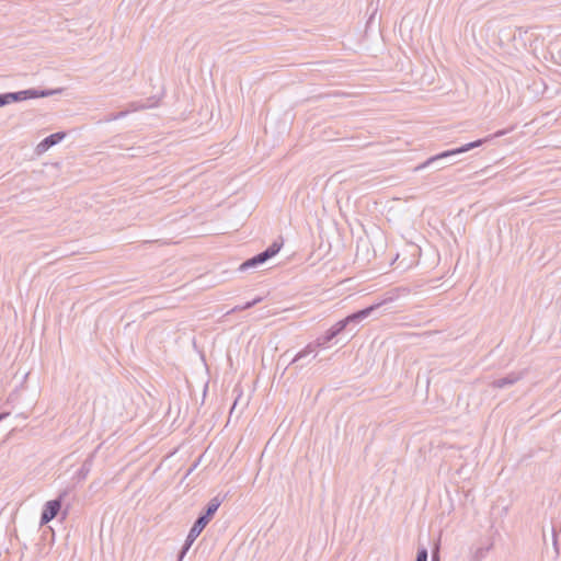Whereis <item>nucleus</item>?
<instances>
[{
  "mask_svg": "<svg viewBox=\"0 0 561 561\" xmlns=\"http://www.w3.org/2000/svg\"><path fill=\"white\" fill-rule=\"evenodd\" d=\"M397 290H402L404 293H408L409 290L407 288H397Z\"/></svg>",
  "mask_w": 561,
  "mask_h": 561,
  "instance_id": "nucleus-18",
  "label": "nucleus"
},
{
  "mask_svg": "<svg viewBox=\"0 0 561 561\" xmlns=\"http://www.w3.org/2000/svg\"><path fill=\"white\" fill-rule=\"evenodd\" d=\"M70 493V489H66L59 495L50 501H47L41 514V525H45L53 520L61 510L66 496Z\"/></svg>",
  "mask_w": 561,
  "mask_h": 561,
  "instance_id": "nucleus-6",
  "label": "nucleus"
},
{
  "mask_svg": "<svg viewBox=\"0 0 561 561\" xmlns=\"http://www.w3.org/2000/svg\"><path fill=\"white\" fill-rule=\"evenodd\" d=\"M437 162H439V164H443V160L436 161V163H437ZM433 164H435V162H434Z\"/></svg>",
  "mask_w": 561,
  "mask_h": 561,
  "instance_id": "nucleus-21",
  "label": "nucleus"
},
{
  "mask_svg": "<svg viewBox=\"0 0 561 561\" xmlns=\"http://www.w3.org/2000/svg\"><path fill=\"white\" fill-rule=\"evenodd\" d=\"M66 137L65 131H57L45 137L38 145L37 151L39 153L47 151L53 146L59 144Z\"/></svg>",
  "mask_w": 561,
  "mask_h": 561,
  "instance_id": "nucleus-8",
  "label": "nucleus"
},
{
  "mask_svg": "<svg viewBox=\"0 0 561 561\" xmlns=\"http://www.w3.org/2000/svg\"><path fill=\"white\" fill-rule=\"evenodd\" d=\"M393 299H394L393 297H389L378 304H374L364 309L357 310V311L348 314L344 319H342L341 322L345 323V329H347L348 327H354V325L360 323L362 321H364L366 318H368L379 307H381L382 305H385L388 301H393Z\"/></svg>",
  "mask_w": 561,
  "mask_h": 561,
  "instance_id": "nucleus-7",
  "label": "nucleus"
},
{
  "mask_svg": "<svg viewBox=\"0 0 561 561\" xmlns=\"http://www.w3.org/2000/svg\"><path fill=\"white\" fill-rule=\"evenodd\" d=\"M220 504H221V500L219 499V496H215L206 504L204 510L199 513L198 517L196 518L193 526L191 527V529L186 536V539L180 550V559L184 558L186 556V553L191 549L194 541L202 534V531L205 529V527L208 525V523L214 518Z\"/></svg>",
  "mask_w": 561,
  "mask_h": 561,
  "instance_id": "nucleus-1",
  "label": "nucleus"
},
{
  "mask_svg": "<svg viewBox=\"0 0 561 561\" xmlns=\"http://www.w3.org/2000/svg\"><path fill=\"white\" fill-rule=\"evenodd\" d=\"M184 558L180 559V553L178 554V561H183Z\"/></svg>",
  "mask_w": 561,
  "mask_h": 561,
  "instance_id": "nucleus-19",
  "label": "nucleus"
},
{
  "mask_svg": "<svg viewBox=\"0 0 561 561\" xmlns=\"http://www.w3.org/2000/svg\"><path fill=\"white\" fill-rule=\"evenodd\" d=\"M262 300L261 297H256L254 298L253 300H250V301H247L245 304L241 305V306H236L232 311H243V310H248L252 307H254L256 304H259L260 301Z\"/></svg>",
  "mask_w": 561,
  "mask_h": 561,
  "instance_id": "nucleus-13",
  "label": "nucleus"
},
{
  "mask_svg": "<svg viewBox=\"0 0 561 561\" xmlns=\"http://www.w3.org/2000/svg\"><path fill=\"white\" fill-rule=\"evenodd\" d=\"M431 561H440L439 550L438 549H434L432 551V560Z\"/></svg>",
  "mask_w": 561,
  "mask_h": 561,
  "instance_id": "nucleus-16",
  "label": "nucleus"
},
{
  "mask_svg": "<svg viewBox=\"0 0 561 561\" xmlns=\"http://www.w3.org/2000/svg\"><path fill=\"white\" fill-rule=\"evenodd\" d=\"M502 135H504V131H497L494 136H489V137H485V138L477 139L474 141L465 144V145H462L460 147H457V148H454V149H449V150L439 152V153H437L435 156H432L428 159H426L423 163H421L417 167H415L414 170L415 171H420V170H423V169H425L427 167L433 165V163L436 162V161L446 160V159L455 157L457 154L468 152V151H470V150H472L474 148L481 147L482 145L488 142L492 137H497V136H502Z\"/></svg>",
  "mask_w": 561,
  "mask_h": 561,
  "instance_id": "nucleus-3",
  "label": "nucleus"
},
{
  "mask_svg": "<svg viewBox=\"0 0 561 561\" xmlns=\"http://www.w3.org/2000/svg\"><path fill=\"white\" fill-rule=\"evenodd\" d=\"M345 323H342L341 320L333 324L330 329H328L322 335H320L314 343L308 344L304 350L298 352L295 357L291 359L290 364H295L300 362L302 358L313 354V358L317 356L316 348L317 347H328V345L342 332H344Z\"/></svg>",
  "mask_w": 561,
  "mask_h": 561,
  "instance_id": "nucleus-2",
  "label": "nucleus"
},
{
  "mask_svg": "<svg viewBox=\"0 0 561 561\" xmlns=\"http://www.w3.org/2000/svg\"><path fill=\"white\" fill-rule=\"evenodd\" d=\"M146 106L144 104H139L137 102H133L129 104V110H126V111H122V112H117V113H112V114H108L104 117V122H112V121H117L119 118H123L125 117L129 112H133V111H138L140 108H145Z\"/></svg>",
  "mask_w": 561,
  "mask_h": 561,
  "instance_id": "nucleus-10",
  "label": "nucleus"
},
{
  "mask_svg": "<svg viewBox=\"0 0 561 561\" xmlns=\"http://www.w3.org/2000/svg\"><path fill=\"white\" fill-rule=\"evenodd\" d=\"M62 89H38L31 88L16 92L0 93V105L5 106L10 103L22 102L31 99L47 98L57 93H61Z\"/></svg>",
  "mask_w": 561,
  "mask_h": 561,
  "instance_id": "nucleus-4",
  "label": "nucleus"
},
{
  "mask_svg": "<svg viewBox=\"0 0 561 561\" xmlns=\"http://www.w3.org/2000/svg\"><path fill=\"white\" fill-rule=\"evenodd\" d=\"M492 548H493L492 541H489L485 545H481L472 552V560L473 561L483 560Z\"/></svg>",
  "mask_w": 561,
  "mask_h": 561,
  "instance_id": "nucleus-11",
  "label": "nucleus"
},
{
  "mask_svg": "<svg viewBox=\"0 0 561 561\" xmlns=\"http://www.w3.org/2000/svg\"><path fill=\"white\" fill-rule=\"evenodd\" d=\"M7 416H9V412H2L0 413V422L4 420Z\"/></svg>",
  "mask_w": 561,
  "mask_h": 561,
  "instance_id": "nucleus-17",
  "label": "nucleus"
},
{
  "mask_svg": "<svg viewBox=\"0 0 561 561\" xmlns=\"http://www.w3.org/2000/svg\"><path fill=\"white\" fill-rule=\"evenodd\" d=\"M520 379H522L520 373H510L505 377L497 378V379L493 380L491 386L493 388L503 389V388L513 386Z\"/></svg>",
  "mask_w": 561,
  "mask_h": 561,
  "instance_id": "nucleus-9",
  "label": "nucleus"
},
{
  "mask_svg": "<svg viewBox=\"0 0 561 561\" xmlns=\"http://www.w3.org/2000/svg\"><path fill=\"white\" fill-rule=\"evenodd\" d=\"M197 467V463H194L193 468L190 469V472L195 468Z\"/></svg>",
  "mask_w": 561,
  "mask_h": 561,
  "instance_id": "nucleus-20",
  "label": "nucleus"
},
{
  "mask_svg": "<svg viewBox=\"0 0 561 561\" xmlns=\"http://www.w3.org/2000/svg\"><path fill=\"white\" fill-rule=\"evenodd\" d=\"M91 468H92V457H89L88 459L84 460L81 468L78 470V477L80 479H85L87 476L89 474V472L91 471Z\"/></svg>",
  "mask_w": 561,
  "mask_h": 561,
  "instance_id": "nucleus-12",
  "label": "nucleus"
},
{
  "mask_svg": "<svg viewBox=\"0 0 561 561\" xmlns=\"http://www.w3.org/2000/svg\"><path fill=\"white\" fill-rule=\"evenodd\" d=\"M283 247V239L275 240L271 245H268L264 251L255 254L254 256L245 260L239 266L240 272L248 271L250 268H256L257 266L264 264L272 257H274Z\"/></svg>",
  "mask_w": 561,
  "mask_h": 561,
  "instance_id": "nucleus-5",
  "label": "nucleus"
},
{
  "mask_svg": "<svg viewBox=\"0 0 561 561\" xmlns=\"http://www.w3.org/2000/svg\"><path fill=\"white\" fill-rule=\"evenodd\" d=\"M552 545H553V549H554V552H556V556H559L560 551H559V543H558V533H559V529H558V526L556 524H552Z\"/></svg>",
  "mask_w": 561,
  "mask_h": 561,
  "instance_id": "nucleus-14",
  "label": "nucleus"
},
{
  "mask_svg": "<svg viewBox=\"0 0 561 561\" xmlns=\"http://www.w3.org/2000/svg\"><path fill=\"white\" fill-rule=\"evenodd\" d=\"M428 551L425 547H419L415 561H427Z\"/></svg>",
  "mask_w": 561,
  "mask_h": 561,
  "instance_id": "nucleus-15",
  "label": "nucleus"
}]
</instances>
